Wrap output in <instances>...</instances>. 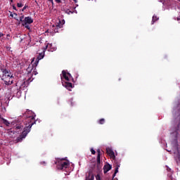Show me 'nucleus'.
<instances>
[{"mask_svg":"<svg viewBox=\"0 0 180 180\" xmlns=\"http://www.w3.org/2000/svg\"><path fill=\"white\" fill-rule=\"evenodd\" d=\"M23 117L25 118V127L30 130L32 129V126H33V124H36V122H37L34 118L36 117V115H34V112L32 110H27V111L23 114Z\"/></svg>","mask_w":180,"mask_h":180,"instance_id":"nucleus-1","label":"nucleus"},{"mask_svg":"<svg viewBox=\"0 0 180 180\" xmlns=\"http://www.w3.org/2000/svg\"><path fill=\"white\" fill-rule=\"evenodd\" d=\"M0 70L3 73L1 79L4 82L5 85H12V84H13V76L12 73L4 68H0Z\"/></svg>","mask_w":180,"mask_h":180,"instance_id":"nucleus-2","label":"nucleus"},{"mask_svg":"<svg viewBox=\"0 0 180 180\" xmlns=\"http://www.w3.org/2000/svg\"><path fill=\"white\" fill-rule=\"evenodd\" d=\"M42 58H44V51H43V52L39 53L38 54V56H37L36 61L32 65L31 67L30 65L27 68V71H28V72H31L33 68H36V67H37V64H39V61H40V60H42Z\"/></svg>","mask_w":180,"mask_h":180,"instance_id":"nucleus-3","label":"nucleus"},{"mask_svg":"<svg viewBox=\"0 0 180 180\" xmlns=\"http://www.w3.org/2000/svg\"><path fill=\"white\" fill-rule=\"evenodd\" d=\"M65 161V158H63L62 160H58L57 168L58 169H60L61 171H64V169H67L70 166V162H64Z\"/></svg>","mask_w":180,"mask_h":180,"instance_id":"nucleus-4","label":"nucleus"},{"mask_svg":"<svg viewBox=\"0 0 180 180\" xmlns=\"http://www.w3.org/2000/svg\"><path fill=\"white\" fill-rule=\"evenodd\" d=\"M29 133H30V129H29V128L24 127L22 134L18 137H17L15 140L16 143H20L22 141L23 139H25L27 134H29Z\"/></svg>","mask_w":180,"mask_h":180,"instance_id":"nucleus-5","label":"nucleus"},{"mask_svg":"<svg viewBox=\"0 0 180 180\" xmlns=\"http://www.w3.org/2000/svg\"><path fill=\"white\" fill-rule=\"evenodd\" d=\"M97 169H101L102 168V165L101 164V155L102 153H101V149L97 150Z\"/></svg>","mask_w":180,"mask_h":180,"instance_id":"nucleus-6","label":"nucleus"},{"mask_svg":"<svg viewBox=\"0 0 180 180\" xmlns=\"http://www.w3.org/2000/svg\"><path fill=\"white\" fill-rule=\"evenodd\" d=\"M106 153L110 157L112 160H115L116 158V156L115 155V152H113V150L110 148H106Z\"/></svg>","mask_w":180,"mask_h":180,"instance_id":"nucleus-7","label":"nucleus"},{"mask_svg":"<svg viewBox=\"0 0 180 180\" xmlns=\"http://www.w3.org/2000/svg\"><path fill=\"white\" fill-rule=\"evenodd\" d=\"M31 23H33V19H32L30 17H25L24 20L22 21V26H25L26 25H31Z\"/></svg>","mask_w":180,"mask_h":180,"instance_id":"nucleus-8","label":"nucleus"},{"mask_svg":"<svg viewBox=\"0 0 180 180\" xmlns=\"http://www.w3.org/2000/svg\"><path fill=\"white\" fill-rule=\"evenodd\" d=\"M63 77L65 79V81H70V78H72V76L70 73H66L65 70L62 71Z\"/></svg>","mask_w":180,"mask_h":180,"instance_id":"nucleus-9","label":"nucleus"},{"mask_svg":"<svg viewBox=\"0 0 180 180\" xmlns=\"http://www.w3.org/2000/svg\"><path fill=\"white\" fill-rule=\"evenodd\" d=\"M62 85L65 86L69 91H71V88H72V83L68 82H63L62 80Z\"/></svg>","mask_w":180,"mask_h":180,"instance_id":"nucleus-10","label":"nucleus"},{"mask_svg":"<svg viewBox=\"0 0 180 180\" xmlns=\"http://www.w3.org/2000/svg\"><path fill=\"white\" fill-rule=\"evenodd\" d=\"M110 169H112V165H110L109 163H107L104 165L103 167L104 174H107L108 172H109V171H110Z\"/></svg>","mask_w":180,"mask_h":180,"instance_id":"nucleus-11","label":"nucleus"},{"mask_svg":"<svg viewBox=\"0 0 180 180\" xmlns=\"http://www.w3.org/2000/svg\"><path fill=\"white\" fill-rule=\"evenodd\" d=\"M94 179H95V176H94V173L89 171L88 173V176H86L85 180H94Z\"/></svg>","mask_w":180,"mask_h":180,"instance_id":"nucleus-12","label":"nucleus"},{"mask_svg":"<svg viewBox=\"0 0 180 180\" xmlns=\"http://www.w3.org/2000/svg\"><path fill=\"white\" fill-rule=\"evenodd\" d=\"M15 133H19L20 130H23V125H22L21 124H16L15 126Z\"/></svg>","mask_w":180,"mask_h":180,"instance_id":"nucleus-13","label":"nucleus"},{"mask_svg":"<svg viewBox=\"0 0 180 180\" xmlns=\"http://www.w3.org/2000/svg\"><path fill=\"white\" fill-rule=\"evenodd\" d=\"M120 167V165H116V167L115 169V172L112 175V178H115L116 176V174H117V172H119V168Z\"/></svg>","mask_w":180,"mask_h":180,"instance_id":"nucleus-14","label":"nucleus"},{"mask_svg":"<svg viewBox=\"0 0 180 180\" xmlns=\"http://www.w3.org/2000/svg\"><path fill=\"white\" fill-rule=\"evenodd\" d=\"M158 17H157V15H154L152 18V22L151 25H154V23H155V22H157V20H158Z\"/></svg>","mask_w":180,"mask_h":180,"instance_id":"nucleus-15","label":"nucleus"},{"mask_svg":"<svg viewBox=\"0 0 180 180\" xmlns=\"http://www.w3.org/2000/svg\"><path fill=\"white\" fill-rule=\"evenodd\" d=\"M2 122H3L4 124H5L6 126H9V124H11L9 121L6 120L5 118H2Z\"/></svg>","mask_w":180,"mask_h":180,"instance_id":"nucleus-16","label":"nucleus"},{"mask_svg":"<svg viewBox=\"0 0 180 180\" xmlns=\"http://www.w3.org/2000/svg\"><path fill=\"white\" fill-rule=\"evenodd\" d=\"M56 27L59 28V29H61L63 27V24L61 23V21H59L56 25Z\"/></svg>","mask_w":180,"mask_h":180,"instance_id":"nucleus-17","label":"nucleus"},{"mask_svg":"<svg viewBox=\"0 0 180 180\" xmlns=\"http://www.w3.org/2000/svg\"><path fill=\"white\" fill-rule=\"evenodd\" d=\"M24 18H25V15H22V16L20 17V20H19V22H18L19 25H20V22H21L22 25H23V20H24L23 19H24Z\"/></svg>","mask_w":180,"mask_h":180,"instance_id":"nucleus-18","label":"nucleus"},{"mask_svg":"<svg viewBox=\"0 0 180 180\" xmlns=\"http://www.w3.org/2000/svg\"><path fill=\"white\" fill-rule=\"evenodd\" d=\"M99 124H105V119L101 118L98 121Z\"/></svg>","mask_w":180,"mask_h":180,"instance_id":"nucleus-19","label":"nucleus"},{"mask_svg":"<svg viewBox=\"0 0 180 180\" xmlns=\"http://www.w3.org/2000/svg\"><path fill=\"white\" fill-rule=\"evenodd\" d=\"M17 6H18V8H22L23 6V4H22L21 2L18 3Z\"/></svg>","mask_w":180,"mask_h":180,"instance_id":"nucleus-20","label":"nucleus"},{"mask_svg":"<svg viewBox=\"0 0 180 180\" xmlns=\"http://www.w3.org/2000/svg\"><path fill=\"white\" fill-rule=\"evenodd\" d=\"M91 154H93V155H95V154H96V151H95V150H94V148L91 149Z\"/></svg>","mask_w":180,"mask_h":180,"instance_id":"nucleus-21","label":"nucleus"},{"mask_svg":"<svg viewBox=\"0 0 180 180\" xmlns=\"http://www.w3.org/2000/svg\"><path fill=\"white\" fill-rule=\"evenodd\" d=\"M27 5H25V6L22 8V12H24L25 11V9H27Z\"/></svg>","mask_w":180,"mask_h":180,"instance_id":"nucleus-22","label":"nucleus"},{"mask_svg":"<svg viewBox=\"0 0 180 180\" xmlns=\"http://www.w3.org/2000/svg\"><path fill=\"white\" fill-rule=\"evenodd\" d=\"M60 28H58V27H57L56 26V27H55V29H54V32L55 33H58V30H59Z\"/></svg>","mask_w":180,"mask_h":180,"instance_id":"nucleus-23","label":"nucleus"},{"mask_svg":"<svg viewBox=\"0 0 180 180\" xmlns=\"http://www.w3.org/2000/svg\"><path fill=\"white\" fill-rule=\"evenodd\" d=\"M96 180H101V176L99 174H97L96 176Z\"/></svg>","mask_w":180,"mask_h":180,"instance_id":"nucleus-24","label":"nucleus"},{"mask_svg":"<svg viewBox=\"0 0 180 180\" xmlns=\"http://www.w3.org/2000/svg\"><path fill=\"white\" fill-rule=\"evenodd\" d=\"M175 20H177L179 23H180V15L176 18H174Z\"/></svg>","mask_w":180,"mask_h":180,"instance_id":"nucleus-25","label":"nucleus"},{"mask_svg":"<svg viewBox=\"0 0 180 180\" xmlns=\"http://www.w3.org/2000/svg\"><path fill=\"white\" fill-rule=\"evenodd\" d=\"M25 28L27 29L28 30H30V27L29 26V25L26 24L25 25Z\"/></svg>","mask_w":180,"mask_h":180,"instance_id":"nucleus-26","label":"nucleus"},{"mask_svg":"<svg viewBox=\"0 0 180 180\" xmlns=\"http://www.w3.org/2000/svg\"><path fill=\"white\" fill-rule=\"evenodd\" d=\"M27 83V82H24L22 84V85H21V86H26V84Z\"/></svg>","mask_w":180,"mask_h":180,"instance_id":"nucleus-27","label":"nucleus"},{"mask_svg":"<svg viewBox=\"0 0 180 180\" xmlns=\"http://www.w3.org/2000/svg\"><path fill=\"white\" fill-rule=\"evenodd\" d=\"M56 4H61V0H55Z\"/></svg>","mask_w":180,"mask_h":180,"instance_id":"nucleus-28","label":"nucleus"},{"mask_svg":"<svg viewBox=\"0 0 180 180\" xmlns=\"http://www.w3.org/2000/svg\"><path fill=\"white\" fill-rule=\"evenodd\" d=\"M4 33L0 32V37H4Z\"/></svg>","mask_w":180,"mask_h":180,"instance_id":"nucleus-29","label":"nucleus"},{"mask_svg":"<svg viewBox=\"0 0 180 180\" xmlns=\"http://www.w3.org/2000/svg\"><path fill=\"white\" fill-rule=\"evenodd\" d=\"M49 2H51V4H52V5H54V1L53 0H49Z\"/></svg>","mask_w":180,"mask_h":180,"instance_id":"nucleus-30","label":"nucleus"},{"mask_svg":"<svg viewBox=\"0 0 180 180\" xmlns=\"http://www.w3.org/2000/svg\"><path fill=\"white\" fill-rule=\"evenodd\" d=\"M177 160H178V161L180 162V155L179 154L177 155Z\"/></svg>","mask_w":180,"mask_h":180,"instance_id":"nucleus-31","label":"nucleus"},{"mask_svg":"<svg viewBox=\"0 0 180 180\" xmlns=\"http://www.w3.org/2000/svg\"><path fill=\"white\" fill-rule=\"evenodd\" d=\"M70 13H72V11H68V14L70 15Z\"/></svg>","mask_w":180,"mask_h":180,"instance_id":"nucleus-32","label":"nucleus"},{"mask_svg":"<svg viewBox=\"0 0 180 180\" xmlns=\"http://www.w3.org/2000/svg\"><path fill=\"white\" fill-rule=\"evenodd\" d=\"M13 8L14 9V11H16V6H13Z\"/></svg>","mask_w":180,"mask_h":180,"instance_id":"nucleus-33","label":"nucleus"},{"mask_svg":"<svg viewBox=\"0 0 180 180\" xmlns=\"http://www.w3.org/2000/svg\"><path fill=\"white\" fill-rule=\"evenodd\" d=\"M70 103H71V106H73V105H72V99L70 100Z\"/></svg>","mask_w":180,"mask_h":180,"instance_id":"nucleus-34","label":"nucleus"},{"mask_svg":"<svg viewBox=\"0 0 180 180\" xmlns=\"http://www.w3.org/2000/svg\"><path fill=\"white\" fill-rule=\"evenodd\" d=\"M0 119L2 120V119H4V117H2V115H0Z\"/></svg>","mask_w":180,"mask_h":180,"instance_id":"nucleus-35","label":"nucleus"},{"mask_svg":"<svg viewBox=\"0 0 180 180\" xmlns=\"http://www.w3.org/2000/svg\"><path fill=\"white\" fill-rule=\"evenodd\" d=\"M14 15H15V16H18V14H17L16 13H14Z\"/></svg>","mask_w":180,"mask_h":180,"instance_id":"nucleus-36","label":"nucleus"},{"mask_svg":"<svg viewBox=\"0 0 180 180\" xmlns=\"http://www.w3.org/2000/svg\"><path fill=\"white\" fill-rule=\"evenodd\" d=\"M10 16H11V18H13V14L10 15Z\"/></svg>","mask_w":180,"mask_h":180,"instance_id":"nucleus-37","label":"nucleus"},{"mask_svg":"<svg viewBox=\"0 0 180 180\" xmlns=\"http://www.w3.org/2000/svg\"><path fill=\"white\" fill-rule=\"evenodd\" d=\"M73 1H74V2L77 3V0H73Z\"/></svg>","mask_w":180,"mask_h":180,"instance_id":"nucleus-38","label":"nucleus"},{"mask_svg":"<svg viewBox=\"0 0 180 180\" xmlns=\"http://www.w3.org/2000/svg\"><path fill=\"white\" fill-rule=\"evenodd\" d=\"M11 2H13V0H10Z\"/></svg>","mask_w":180,"mask_h":180,"instance_id":"nucleus-39","label":"nucleus"},{"mask_svg":"<svg viewBox=\"0 0 180 180\" xmlns=\"http://www.w3.org/2000/svg\"><path fill=\"white\" fill-rule=\"evenodd\" d=\"M9 36H10L9 34H7V37H9Z\"/></svg>","mask_w":180,"mask_h":180,"instance_id":"nucleus-40","label":"nucleus"},{"mask_svg":"<svg viewBox=\"0 0 180 180\" xmlns=\"http://www.w3.org/2000/svg\"><path fill=\"white\" fill-rule=\"evenodd\" d=\"M34 61V59L32 60V63H33Z\"/></svg>","mask_w":180,"mask_h":180,"instance_id":"nucleus-41","label":"nucleus"},{"mask_svg":"<svg viewBox=\"0 0 180 180\" xmlns=\"http://www.w3.org/2000/svg\"><path fill=\"white\" fill-rule=\"evenodd\" d=\"M61 79H63V76H60Z\"/></svg>","mask_w":180,"mask_h":180,"instance_id":"nucleus-42","label":"nucleus"},{"mask_svg":"<svg viewBox=\"0 0 180 180\" xmlns=\"http://www.w3.org/2000/svg\"><path fill=\"white\" fill-rule=\"evenodd\" d=\"M11 124H13V122H11Z\"/></svg>","mask_w":180,"mask_h":180,"instance_id":"nucleus-43","label":"nucleus"},{"mask_svg":"<svg viewBox=\"0 0 180 180\" xmlns=\"http://www.w3.org/2000/svg\"><path fill=\"white\" fill-rule=\"evenodd\" d=\"M176 134H178V131H176Z\"/></svg>","mask_w":180,"mask_h":180,"instance_id":"nucleus-44","label":"nucleus"},{"mask_svg":"<svg viewBox=\"0 0 180 180\" xmlns=\"http://www.w3.org/2000/svg\"><path fill=\"white\" fill-rule=\"evenodd\" d=\"M46 49H47V46H46Z\"/></svg>","mask_w":180,"mask_h":180,"instance_id":"nucleus-45","label":"nucleus"},{"mask_svg":"<svg viewBox=\"0 0 180 180\" xmlns=\"http://www.w3.org/2000/svg\"><path fill=\"white\" fill-rule=\"evenodd\" d=\"M162 1V0H160V2Z\"/></svg>","mask_w":180,"mask_h":180,"instance_id":"nucleus-46","label":"nucleus"},{"mask_svg":"<svg viewBox=\"0 0 180 180\" xmlns=\"http://www.w3.org/2000/svg\"><path fill=\"white\" fill-rule=\"evenodd\" d=\"M177 1H180V0H177Z\"/></svg>","mask_w":180,"mask_h":180,"instance_id":"nucleus-47","label":"nucleus"}]
</instances>
